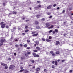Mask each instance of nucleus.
Here are the masks:
<instances>
[{
    "mask_svg": "<svg viewBox=\"0 0 73 73\" xmlns=\"http://www.w3.org/2000/svg\"><path fill=\"white\" fill-rule=\"evenodd\" d=\"M52 68H54V65H52Z\"/></svg>",
    "mask_w": 73,
    "mask_h": 73,
    "instance_id": "53",
    "label": "nucleus"
},
{
    "mask_svg": "<svg viewBox=\"0 0 73 73\" xmlns=\"http://www.w3.org/2000/svg\"><path fill=\"white\" fill-rule=\"evenodd\" d=\"M49 39H51V38H52V36H49Z\"/></svg>",
    "mask_w": 73,
    "mask_h": 73,
    "instance_id": "44",
    "label": "nucleus"
},
{
    "mask_svg": "<svg viewBox=\"0 0 73 73\" xmlns=\"http://www.w3.org/2000/svg\"><path fill=\"white\" fill-rule=\"evenodd\" d=\"M28 31H29V30L28 29H26V30L25 31V32L26 33H27V32H28Z\"/></svg>",
    "mask_w": 73,
    "mask_h": 73,
    "instance_id": "18",
    "label": "nucleus"
},
{
    "mask_svg": "<svg viewBox=\"0 0 73 73\" xmlns=\"http://www.w3.org/2000/svg\"><path fill=\"white\" fill-rule=\"evenodd\" d=\"M44 72H46V69H44Z\"/></svg>",
    "mask_w": 73,
    "mask_h": 73,
    "instance_id": "55",
    "label": "nucleus"
},
{
    "mask_svg": "<svg viewBox=\"0 0 73 73\" xmlns=\"http://www.w3.org/2000/svg\"><path fill=\"white\" fill-rule=\"evenodd\" d=\"M42 40H43V41H45V38H42Z\"/></svg>",
    "mask_w": 73,
    "mask_h": 73,
    "instance_id": "41",
    "label": "nucleus"
},
{
    "mask_svg": "<svg viewBox=\"0 0 73 73\" xmlns=\"http://www.w3.org/2000/svg\"><path fill=\"white\" fill-rule=\"evenodd\" d=\"M60 53V52L59 51L56 52V54H58Z\"/></svg>",
    "mask_w": 73,
    "mask_h": 73,
    "instance_id": "21",
    "label": "nucleus"
},
{
    "mask_svg": "<svg viewBox=\"0 0 73 73\" xmlns=\"http://www.w3.org/2000/svg\"><path fill=\"white\" fill-rule=\"evenodd\" d=\"M37 50H33V51L34 52H37Z\"/></svg>",
    "mask_w": 73,
    "mask_h": 73,
    "instance_id": "20",
    "label": "nucleus"
},
{
    "mask_svg": "<svg viewBox=\"0 0 73 73\" xmlns=\"http://www.w3.org/2000/svg\"><path fill=\"white\" fill-rule=\"evenodd\" d=\"M21 69H23V67H21L20 68Z\"/></svg>",
    "mask_w": 73,
    "mask_h": 73,
    "instance_id": "48",
    "label": "nucleus"
},
{
    "mask_svg": "<svg viewBox=\"0 0 73 73\" xmlns=\"http://www.w3.org/2000/svg\"><path fill=\"white\" fill-rule=\"evenodd\" d=\"M52 33H53V34H55V31H53L52 32Z\"/></svg>",
    "mask_w": 73,
    "mask_h": 73,
    "instance_id": "45",
    "label": "nucleus"
},
{
    "mask_svg": "<svg viewBox=\"0 0 73 73\" xmlns=\"http://www.w3.org/2000/svg\"><path fill=\"white\" fill-rule=\"evenodd\" d=\"M30 71H31V72H34V70H31Z\"/></svg>",
    "mask_w": 73,
    "mask_h": 73,
    "instance_id": "60",
    "label": "nucleus"
},
{
    "mask_svg": "<svg viewBox=\"0 0 73 73\" xmlns=\"http://www.w3.org/2000/svg\"><path fill=\"white\" fill-rule=\"evenodd\" d=\"M65 61H66V60H62V62H65Z\"/></svg>",
    "mask_w": 73,
    "mask_h": 73,
    "instance_id": "35",
    "label": "nucleus"
},
{
    "mask_svg": "<svg viewBox=\"0 0 73 73\" xmlns=\"http://www.w3.org/2000/svg\"><path fill=\"white\" fill-rule=\"evenodd\" d=\"M50 13H47V15H50Z\"/></svg>",
    "mask_w": 73,
    "mask_h": 73,
    "instance_id": "51",
    "label": "nucleus"
},
{
    "mask_svg": "<svg viewBox=\"0 0 73 73\" xmlns=\"http://www.w3.org/2000/svg\"><path fill=\"white\" fill-rule=\"evenodd\" d=\"M40 28V27L38 26H37L36 27V29H39Z\"/></svg>",
    "mask_w": 73,
    "mask_h": 73,
    "instance_id": "25",
    "label": "nucleus"
},
{
    "mask_svg": "<svg viewBox=\"0 0 73 73\" xmlns=\"http://www.w3.org/2000/svg\"><path fill=\"white\" fill-rule=\"evenodd\" d=\"M27 42H30V40H27Z\"/></svg>",
    "mask_w": 73,
    "mask_h": 73,
    "instance_id": "40",
    "label": "nucleus"
},
{
    "mask_svg": "<svg viewBox=\"0 0 73 73\" xmlns=\"http://www.w3.org/2000/svg\"><path fill=\"white\" fill-rule=\"evenodd\" d=\"M46 41H47V42H49V41H50V40L47 39H46Z\"/></svg>",
    "mask_w": 73,
    "mask_h": 73,
    "instance_id": "32",
    "label": "nucleus"
},
{
    "mask_svg": "<svg viewBox=\"0 0 73 73\" xmlns=\"http://www.w3.org/2000/svg\"><path fill=\"white\" fill-rule=\"evenodd\" d=\"M25 56L26 57H28V54L27 53V54H25Z\"/></svg>",
    "mask_w": 73,
    "mask_h": 73,
    "instance_id": "37",
    "label": "nucleus"
},
{
    "mask_svg": "<svg viewBox=\"0 0 73 73\" xmlns=\"http://www.w3.org/2000/svg\"><path fill=\"white\" fill-rule=\"evenodd\" d=\"M28 45L27 44H25L24 45V46H25V47H27V46Z\"/></svg>",
    "mask_w": 73,
    "mask_h": 73,
    "instance_id": "33",
    "label": "nucleus"
},
{
    "mask_svg": "<svg viewBox=\"0 0 73 73\" xmlns=\"http://www.w3.org/2000/svg\"><path fill=\"white\" fill-rule=\"evenodd\" d=\"M69 11H71V10H72V9L71 8H70L69 9Z\"/></svg>",
    "mask_w": 73,
    "mask_h": 73,
    "instance_id": "63",
    "label": "nucleus"
},
{
    "mask_svg": "<svg viewBox=\"0 0 73 73\" xmlns=\"http://www.w3.org/2000/svg\"><path fill=\"white\" fill-rule=\"evenodd\" d=\"M35 23L37 25V24H38V22L37 21H35Z\"/></svg>",
    "mask_w": 73,
    "mask_h": 73,
    "instance_id": "22",
    "label": "nucleus"
},
{
    "mask_svg": "<svg viewBox=\"0 0 73 73\" xmlns=\"http://www.w3.org/2000/svg\"><path fill=\"white\" fill-rule=\"evenodd\" d=\"M14 54L15 56H16V53H14Z\"/></svg>",
    "mask_w": 73,
    "mask_h": 73,
    "instance_id": "54",
    "label": "nucleus"
},
{
    "mask_svg": "<svg viewBox=\"0 0 73 73\" xmlns=\"http://www.w3.org/2000/svg\"><path fill=\"white\" fill-rule=\"evenodd\" d=\"M52 30H50L49 31V33H51V32H52Z\"/></svg>",
    "mask_w": 73,
    "mask_h": 73,
    "instance_id": "38",
    "label": "nucleus"
},
{
    "mask_svg": "<svg viewBox=\"0 0 73 73\" xmlns=\"http://www.w3.org/2000/svg\"><path fill=\"white\" fill-rule=\"evenodd\" d=\"M27 49H30V47H27Z\"/></svg>",
    "mask_w": 73,
    "mask_h": 73,
    "instance_id": "52",
    "label": "nucleus"
},
{
    "mask_svg": "<svg viewBox=\"0 0 73 73\" xmlns=\"http://www.w3.org/2000/svg\"><path fill=\"white\" fill-rule=\"evenodd\" d=\"M50 53H51V54H53V51H50Z\"/></svg>",
    "mask_w": 73,
    "mask_h": 73,
    "instance_id": "27",
    "label": "nucleus"
},
{
    "mask_svg": "<svg viewBox=\"0 0 73 73\" xmlns=\"http://www.w3.org/2000/svg\"><path fill=\"white\" fill-rule=\"evenodd\" d=\"M64 36H66V34H64Z\"/></svg>",
    "mask_w": 73,
    "mask_h": 73,
    "instance_id": "61",
    "label": "nucleus"
},
{
    "mask_svg": "<svg viewBox=\"0 0 73 73\" xmlns=\"http://www.w3.org/2000/svg\"><path fill=\"white\" fill-rule=\"evenodd\" d=\"M56 45H58V44H60V42L58 41H56Z\"/></svg>",
    "mask_w": 73,
    "mask_h": 73,
    "instance_id": "3",
    "label": "nucleus"
},
{
    "mask_svg": "<svg viewBox=\"0 0 73 73\" xmlns=\"http://www.w3.org/2000/svg\"><path fill=\"white\" fill-rule=\"evenodd\" d=\"M38 33H37L36 34H35L33 35L32 36H33V37H35V36H37L38 35Z\"/></svg>",
    "mask_w": 73,
    "mask_h": 73,
    "instance_id": "5",
    "label": "nucleus"
},
{
    "mask_svg": "<svg viewBox=\"0 0 73 73\" xmlns=\"http://www.w3.org/2000/svg\"><path fill=\"white\" fill-rule=\"evenodd\" d=\"M65 10H64L62 11V13H65Z\"/></svg>",
    "mask_w": 73,
    "mask_h": 73,
    "instance_id": "50",
    "label": "nucleus"
},
{
    "mask_svg": "<svg viewBox=\"0 0 73 73\" xmlns=\"http://www.w3.org/2000/svg\"><path fill=\"white\" fill-rule=\"evenodd\" d=\"M30 61L31 62H32V63L33 64L34 63H35V61H34V60H30Z\"/></svg>",
    "mask_w": 73,
    "mask_h": 73,
    "instance_id": "9",
    "label": "nucleus"
},
{
    "mask_svg": "<svg viewBox=\"0 0 73 73\" xmlns=\"http://www.w3.org/2000/svg\"><path fill=\"white\" fill-rule=\"evenodd\" d=\"M46 27H49V26L50 25V24H49V23H46Z\"/></svg>",
    "mask_w": 73,
    "mask_h": 73,
    "instance_id": "11",
    "label": "nucleus"
},
{
    "mask_svg": "<svg viewBox=\"0 0 73 73\" xmlns=\"http://www.w3.org/2000/svg\"><path fill=\"white\" fill-rule=\"evenodd\" d=\"M13 68V66L12 65H11L9 67V69H12Z\"/></svg>",
    "mask_w": 73,
    "mask_h": 73,
    "instance_id": "4",
    "label": "nucleus"
},
{
    "mask_svg": "<svg viewBox=\"0 0 73 73\" xmlns=\"http://www.w3.org/2000/svg\"><path fill=\"white\" fill-rule=\"evenodd\" d=\"M55 55H56V54L54 53H53L52 54V56H55Z\"/></svg>",
    "mask_w": 73,
    "mask_h": 73,
    "instance_id": "43",
    "label": "nucleus"
},
{
    "mask_svg": "<svg viewBox=\"0 0 73 73\" xmlns=\"http://www.w3.org/2000/svg\"><path fill=\"white\" fill-rule=\"evenodd\" d=\"M11 60V58H8V60Z\"/></svg>",
    "mask_w": 73,
    "mask_h": 73,
    "instance_id": "62",
    "label": "nucleus"
},
{
    "mask_svg": "<svg viewBox=\"0 0 73 73\" xmlns=\"http://www.w3.org/2000/svg\"><path fill=\"white\" fill-rule=\"evenodd\" d=\"M53 25H51L50 27H48V29H50L51 28H53Z\"/></svg>",
    "mask_w": 73,
    "mask_h": 73,
    "instance_id": "14",
    "label": "nucleus"
},
{
    "mask_svg": "<svg viewBox=\"0 0 73 73\" xmlns=\"http://www.w3.org/2000/svg\"><path fill=\"white\" fill-rule=\"evenodd\" d=\"M1 65H2L3 66H6V64H4V63H1Z\"/></svg>",
    "mask_w": 73,
    "mask_h": 73,
    "instance_id": "10",
    "label": "nucleus"
},
{
    "mask_svg": "<svg viewBox=\"0 0 73 73\" xmlns=\"http://www.w3.org/2000/svg\"><path fill=\"white\" fill-rule=\"evenodd\" d=\"M40 70V68H38L36 69V72H38V71Z\"/></svg>",
    "mask_w": 73,
    "mask_h": 73,
    "instance_id": "7",
    "label": "nucleus"
},
{
    "mask_svg": "<svg viewBox=\"0 0 73 73\" xmlns=\"http://www.w3.org/2000/svg\"><path fill=\"white\" fill-rule=\"evenodd\" d=\"M57 4H54L53 5V7H56V5Z\"/></svg>",
    "mask_w": 73,
    "mask_h": 73,
    "instance_id": "30",
    "label": "nucleus"
},
{
    "mask_svg": "<svg viewBox=\"0 0 73 73\" xmlns=\"http://www.w3.org/2000/svg\"><path fill=\"white\" fill-rule=\"evenodd\" d=\"M1 43H0V46H1V45H3V42H4V41H5V40L4 39H2L1 40H0Z\"/></svg>",
    "mask_w": 73,
    "mask_h": 73,
    "instance_id": "1",
    "label": "nucleus"
},
{
    "mask_svg": "<svg viewBox=\"0 0 73 73\" xmlns=\"http://www.w3.org/2000/svg\"><path fill=\"white\" fill-rule=\"evenodd\" d=\"M54 31L56 32L57 33H58V29H55L54 30Z\"/></svg>",
    "mask_w": 73,
    "mask_h": 73,
    "instance_id": "16",
    "label": "nucleus"
},
{
    "mask_svg": "<svg viewBox=\"0 0 73 73\" xmlns=\"http://www.w3.org/2000/svg\"><path fill=\"white\" fill-rule=\"evenodd\" d=\"M17 12L16 11H13V14H16Z\"/></svg>",
    "mask_w": 73,
    "mask_h": 73,
    "instance_id": "24",
    "label": "nucleus"
},
{
    "mask_svg": "<svg viewBox=\"0 0 73 73\" xmlns=\"http://www.w3.org/2000/svg\"><path fill=\"white\" fill-rule=\"evenodd\" d=\"M55 65H56L57 66V61H55Z\"/></svg>",
    "mask_w": 73,
    "mask_h": 73,
    "instance_id": "26",
    "label": "nucleus"
},
{
    "mask_svg": "<svg viewBox=\"0 0 73 73\" xmlns=\"http://www.w3.org/2000/svg\"><path fill=\"white\" fill-rule=\"evenodd\" d=\"M33 54L34 56L35 57H36V53L35 52H33Z\"/></svg>",
    "mask_w": 73,
    "mask_h": 73,
    "instance_id": "8",
    "label": "nucleus"
},
{
    "mask_svg": "<svg viewBox=\"0 0 73 73\" xmlns=\"http://www.w3.org/2000/svg\"><path fill=\"white\" fill-rule=\"evenodd\" d=\"M20 46L22 47V46H23V45L21 44H20Z\"/></svg>",
    "mask_w": 73,
    "mask_h": 73,
    "instance_id": "57",
    "label": "nucleus"
},
{
    "mask_svg": "<svg viewBox=\"0 0 73 73\" xmlns=\"http://www.w3.org/2000/svg\"><path fill=\"white\" fill-rule=\"evenodd\" d=\"M36 33V32H33L32 33V35H33L34 34H35Z\"/></svg>",
    "mask_w": 73,
    "mask_h": 73,
    "instance_id": "29",
    "label": "nucleus"
},
{
    "mask_svg": "<svg viewBox=\"0 0 73 73\" xmlns=\"http://www.w3.org/2000/svg\"><path fill=\"white\" fill-rule=\"evenodd\" d=\"M36 17H37V18H39V17H40V15H36Z\"/></svg>",
    "mask_w": 73,
    "mask_h": 73,
    "instance_id": "19",
    "label": "nucleus"
},
{
    "mask_svg": "<svg viewBox=\"0 0 73 73\" xmlns=\"http://www.w3.org/2000/svg\"><path fill=\"white\" fill-rule=\"evenodd\" d=\"M4 24V22H2L1 23V28H4V27H5V24Z\"/></svg>",
    "mask_w": 73,
    "mask_h": 73,
    "instance_id": "2",
    "label": "nucleus"
},
{
    "mask_svg": "<svg viewBox=\"0 0 73 73\" xmlns=\"http://www.w3.org/2000/svg\"><path fill=\"white\" fill-rule=\"evenodd\" d=\"M51 7H52V5H50L48 6L47 8V9H50V8Z\"/></svg>",
    "mask_w": 73,
    "mask_h": 73,
    "instance_id": "6",
    "label": "nucleus"
},
{
    "mask_svg": "<svg viewBox=\"0 0 73 73\" xmlns=\"http://www.w3.org/2000/svg\"><path fill=\"white\" fill-rule=\"evenodd\" d=\"M36 49H37V50H40V48L38 47H36Z\"/></svg>",
    "mask_w": 73,
    "mask_h": 73,
    "instance_id": "13",
    "label": "nucleus"
},
{
    "mask_svg": "<svg viewBox=\"0 0 73 73\" xmlns=\"http://www.w3.org/2000/svg\"><path fill=\"white\" fill-rule=\"evenodd\" d=\"M27 54H30L31 52H27Z\"/></svg>",
    "mask_w": 73,
    "mask_h": 73,
    "instance_id": "36",
    "label": "nucleus"
},
{
    "mask_svg": "<svg viewBox=\"0 0 73 73\" xmlns=\"http://www.w3.org/2000/svg\"><path fill=\"white\" fill-rule=\"evenodd\" d=\"M24 69L21 70L19 71V72H23V71H24Z\"/></svg>",
    "mask_w": 73,
    "mask_h": 73,
    "instance_id": "28",
    "label": "nucleus"
},
{
    "mask_svg": "<svg viewBox=\"0 0 73 73\" xmlns=\"http://www.w3.org/2000/svg\"><path fill=\"white\" fill-rule=\"evenodd\" d=\"M36 44H37V45H38V44H39V42H38V41H36L35 42Z\"/></svg>",
    "mask_w": 73,
    "mask_h": 73,
    "instance_id": "15",
    "label": "nucleus"
},
{
    "mask_svg": "<svg viewBox=\"0 0 73 73\" xmlns=\"http://www.w3.org/2000/svg\"><path fill=\"white\" fill-rule=\"evenodd\" d=\"M29 21V20H27L26 21L27 22V21Z\"/></svg>",
    "mask_w": 73,
    "mask_h": 73,
    "instance_id": "64",
    "label": "nucleus"
},
{
    "mask_svg": "<svg viewBox=\"0 0 73 73\" xmlns=\"http://www.w3.org/2000/svg\"><path fill=\"white\" fill-rule=\"evenodd\" d=\"M14 40L15 41H18V40L16 38Z\"/></svg>",
    "mask_w": 73,
    "mask_h": 73,
    "instance_id": "31",
    "label": "nucleus"
},
{
    "mask_svg": "<svg viewBox=\"0 0 73 73\" xmlns=\"http://www.w3.org/2000/svg\"><path fill=\"white\" fill-rule=\"evenodd\" d=\"M5 66V69H8V66H7V64H6V66Z\"/></svg>",
    "mask_w": 73,
    "mask_h": 73,
    "instance_id": "17",
    "label": "nucleus"
},
{
    "mask_svg": "<svg viewBox=\"0 0 73 73\" xmlns=\"http://www.w3.org/2000/svg\"><path fill=\"white\" fill-rule=\"evenodd\" d=\"M45 19L44 18H42V19L41 20L42 21H45Z\"/></svg>",
    "mask_w": 73,
    "mask_h": 73,
    "instance_id": "34",
    "label": "nucleus"
},
{
    "mask_svg": "<svg viewBox=\"0 0 73 73\" xmlns=\"http://www.w3.org/2000/svg\"><path fill=\"white\" fill-rule=\"evenodd\" d=\"M25 73H28V71L27 70H25Z\"/></svg>",
    "mask_w": 73,
    "mask_h": 73,
    "instance_id": "12",
    "label": "nucleus"
},
{
    "mask_svg": "<svg viewBox=\"0 0 73 73\" xmlns=\"http://www.w3.org/2000/svg\"><path fill=\"white\" fill-rule=\"evenodd\" d=\"M23 35V36H24V35H25V33H23L22 34Z\"/></svg>",
    "mask_w": 73,
    "mask_h": 73,
    "instance_id": "59",
    "label": "nucleus"
},
{
    "mask_svg": "<svg viewBox=\"0 0 73 73\" xmlns=\"http://www.w3.org/2000/svg\"><path fill=\"white\" fill-rule=\"evenodd\" d=\"M40 57V55H38V54L36 55V57Z\"/></svg>",
    "mask_w": 73,
    "mask_h": 73,
    "instance_id": "23",
    "label": "nucleus"
},
{
    "mask_svg": "<svg viewBox=\"0 0 73 73\" xmlns=\"http://www.w3.org/2000/svg\"><path fill=\"white\" fill-rule=\"evenodd\" d=\"M6 28H9V27L8 26H7L6 27Z\"/></svg>",
    "mask_w": 73,
    "mask_h": 73,
    "instance_id": "47",
    "label": "nucleus"
},
{
    "mask_svg": "<svg viewBox=\"0 0 73 73\" xmlns=\"http://www.w3.org/2000/svg\"><path fill=\"white\" fill-rule=\"evenodd\" d=\"M3 5L4 6H5V5H6V4H5V3H3Z\"/></svg>",
    "mask_w": 73,
    "mask_h": 73,
    "instance_id": "39",
    "label": "nucleus"
},
{
    "mask_svg": "<svg viewBox=\"0 0 73 73\" xmlns=\"http://www.w3.org/2000/svg\"><path fill=\"white\" fill-rule=\"evenodd\" d=\"M73 70H70V73L72 72Z\"/></svg>",
    "mask_w": 73,
    "mask_h": 73,
    "instance_id": "49",
    "label": "nucleus"
},
{
    "mask_svg": "<svg viewBox=\"0 0 73 73\" xmlns=\"http://www.w3.org/2000/svg\"><path fill=\"white\" fill-rule=\"evenodd\" d=\"M25 29H27V28H28V26H26L25 27Z\"/></svg>",
    "mask_w": 73,
    "mask_h": 73,
    "instance_id": "46",
    "label": "nucleus"
},
{
    "mask_svg": "<svg viewBox=\"0 0 73 73\" xmlns=\"http://www.w3.org/2000/svg\"><path fill=\"white\" fill-rule=\"evenodd\" d=\"M20 64H23V62H21L20 63Z\"/></svg>",
    "mask_w": 73,
    "mask_h": 73,
    "instance_id": "58",
    "label": "nucleus"
},
{
    "mask_svg": "<svg viewBox=\"0 0 73 73\" xmlns=\"http://www.w3.org/2000/svg\"><path fill=\"white\" fill-rule=\"evenodd\" d=\"M16 47H18V46H19V45L18 44H16L15 45Z\"/></svg>",
    "mask_w": 73,
    "mask_h": 73,
    "instance_id": "42",
    "label": "nucleus"
},
{
    "mask_svg": "<svg viewBox=\"0 0 73 73\" xmlns=\"http://www.w3.org/2000/svg\"><path fill=\"white\" fill-rule=\"evenodd\" d=\"M52 15H51L50 16V17H49V18H52Z\"/></svg>",
    "mask_w": 73,
    "mask_h": 73,
    "instance_id": "56",
    "label": "nucleus"
}]
</instances>
